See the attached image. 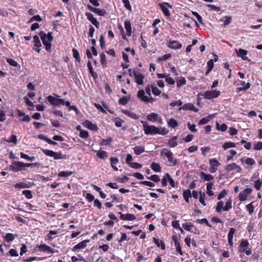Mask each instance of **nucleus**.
Listing matches in <instances>:
<instances>
[{
	"label": "nucleus",
	"mask_w": 262,
	"mask_h": 262,
	"mask_svg": "<svg viewBox=\"0 0 262 262\" xmlns=\"http://www.w3.org/2000/svg\"><path fill=\"white\" fill-rule=\"evenodd\" d=\"M129 99V98H128L126 97L123 96L119 99V103L121 105H125L128 103Z\"/></svg>",
	"instance_id": "59"
},
{
	"label": "nucleus",
	"mask_w": 262,
	"mask_h": 262,
	"mask_svg": "<svg viewBox=\"0 0 262 262\" xmlns=\"http://www.w3.org/2000/svg\"><path fill=\"white\" fill-rule=\"evenodd\" d=\"M113 141L112 138L110 137L106 139H102L100 143V145H110Z\"/></svg>",
	"instance_id": "53"
},
{
	"label": "nucleus",
	"mask_w": 262,
	"mask_h": 262,
	"mask_svg": "<svg viewBox=\"0 0 262 262\" xmlns=\"http://www.w3.org/2000/svg\"><path fill=\"white\" fill-rule=\"evenodd\" d=\"M224 202L223 201H219L216 206V211L217 212H221L223 210Z\"/></svg>",
	"instance_id": "54"
},
{
	"label": "nucleus",
	"mask_w": 262,
	"mask_h": 262,
	"mask_svg": "<svg viewBox=\"0 0 262 262\" xmlns=\"http://www.w3.org/2000/svg\"><path fill=\"white\" fill-rule=\"evenodd\" d=\"M210 117L209 116H207L202 118L199 122V125H204L207 124L210 120Z\"/></svg>",
	"instance_id": "64"
},
{
	"label": "nucleus",
	"mask_w": 262,
	"mask_h": 262,
	"mask_svg": "<svg viewBox=\"0 0 262 262\" xmlns=\"http://www.w3.org/2000/svg\"><path fill=\"white\" fill-rule=\"evenodd\" d=\"M133 150L136 155H140L145 151V148L143 146H136L133 148Z\"/></svg>",
	"instance_id": "28"
},
{
	"label": "nucleus",
	"mask_w": 262,
	"mask_h": 262,
	"mask_svg": "<svg viewBox=\"0 0 262 262\" xmlns=\"http://www.w3.org/2000/svg\"><path fill=\"white\" fill-rule=\"evenodd\" d=\"M100 62L102 66L105 68L107 66V61L106 59V56L104 53H102L100 55Z\"/></svg>",
	"instance_id": "38"
},
{
	"label": "nucleus",
	"mask_w": 262,
	"mask_h": 262,
	"mask_svg": "<svg viewBox=\"0 0 262 262\" xmlns=\"http://www.w3.org/2000/svg\"><path fill=\"white\" fill-rule=\"evenodd\" d=\"M72 171H63L61 172H60L58 173V176L60 177H68L72 175Z\"/></svg>",
	"instance_id": "62"
},
{
	"label": "nucleus",
	"mask_w": 262,
	"mask_h": 262,
	"mask_svg": "<svg viewBox=\"0 0 262 262\" xmlns=\"http://www.w3.org/2000/svg\"><path fill=\"white\" fill-rule=\"evenodd\" d=\"M113 122L115 123V124L117 127H119L122 126V123L124 122V121L120 118L116 117L113 119Z\"/></svg>",
	"instance_id": "47"
},
{
	"label": "nucleus",
	"mask_w": 262,
	"mask_h": 262,
	"mask_svg": "<svg viewBox=\"0 0 262 262\" xmlns=\"http://www.w3.org/2000/svg\"><path fill=\"white\" fill-rule=\"evenodd\" d=\"M216 127L218 130H221L222 132H225L228 128L227 125L225 123H223L221 126H220V124L218 122H216Z\"/></svg>",
	"instance_id": "49"
},
{
	"label": "nucleus",
	"mask_w": 262,
	"mask_h": 262,
	"mask_svg": "<svg viewBox=\"0 0 262 262\" xmlns=\"http://www.w3.org/2000/svg\"><path fill=\"white\" fill-rule=\"evenodd\" d=\"M249 243L246 239H243L241 242L240 245L238 247V251L241 253H244L248 248Z\"/></svg>",
	"instance_id": "14"
},
{
	"label": "nucleus",
	"mask_w": 262,
	"mask_h": 262,
	"mask_svg": "<svg viewBox=\"0 0 262 262\" xmlns=\"http://www.w3.org/2000/svg\"><path fill=\"white\" fill-rule=\"evenodd\" d=\"M174 246L176 249V251L181 255H183V252L182 251L181 247L180 242L178 241H175Z\"/></svg>",
	"instance_id": "51"
},
{
	"label": "nucleus",
	"mask_w": 262,
	"mask_h": 262,
	"mask_svg": "<svg viewBox=\"0 0 262 262\" xmlns=\"http://www.w3.org/2000/svg\"><path fill=\"white\" fill-rule=\"evenodd\" d=\"M153 242L157 245L158 247H161L162 250H165V246L164 243L156 237H153Z\"/></svg>",
	"instance_id": "31"
},
{
	"label": "nucleus",
	"mask_w": 262,
	"mask_h": 262,
	"mask_svg": "<svg viewBox=\"0 0 262 262\" xmlns=\"http://www.w3.org/2000/svg\"><path fill=\"white\" fill-rule=\"evenodd\" d=\"M166 178L168 179V181H169V183L170 185L171 186V187H175L176 186H177V183H176L174 182V181L171 178L169 173H166Z\"/></svg>",
	"instance_id": "52"
},
{
	"label": "nucleus",
	"mask_w": 262,
	"mask_h": 262,
	"mask_svg": "<svg viewBox=\"0 0 262 262\" xmlns=\"http://www.w3.org/2000/svg\"><path fill=\"white\" fill-rule=\"evenodd\" d=\"M234 169H236L237 170V172H239L242 169L239 165H237L235 163H232L231 164L227 165L225 167V170L228 172L231 171V170Z\"/></svg>",
	"instance_id": "18"
},
{
	"label": "nucleus",
	"mask_w": 262,
	"mask_h": 262,
	"mask_svg": "<svg viewBox=\"0 0 262 262\" xmlns=\"http://www.w3.org/2000/svg\"><path fill=\"white\" fill-rule=\"evenodd\" d=\"M221 92L217 90L207 91L204 93V97L207 99H212L220 96Z\"/></svg>",
	"instance_id": "5"
},
{
	"label": "nucleus",
	"mask_w": 262,
	"mask_h": 262,
	"mask_svg": "<svg viewBox=\"0 0 262 262\" xmlns=\"http://www.w3.org/2000/svg\"><path fill=\"white\" fill-rule=\"evenodd\" d=\"M124 27L126 31V34L128 36L132 35V25L129 20H126L124 21Z\"/></svg>",
	"instance_id": "25"
},
{
	"label": "nucleus",
	"mask_w": 262,
	"mask_h": 262,
	"mask_svg": "<svg viewBox=\"0 0 262 262\" xmlns=\"http://www.w3.org/2000/svg\"><path fill=\"white\" fill-rule=\"evenodd\" d=\"M17 115L19 117H24L20 119L21 121L23 122H29L31 120V118L28 115H26L25 113L19 110H17Z\"/></svg>",
	"instance_id": "22"
},
{
	"label": "nucleus",
	"mask_w": 262,
	"mask_h": 262,
	"mask_svg": "<svg viewBox=\"0 0 262 262\" xmlns=\"http://www.w3.org/2000/svg\"><path fill=\"white\" fill-rule=\"evenodd\" d=\"M171 57V54H166L164 55L162 57H159L158 58V61L160 62L161 61H166V60L169 59V58H170Z\"/></svg>",
	"instance_id": "58"
},
{
	"label": "nucleus",
	"mask_w": 262,
	"mask_h": 262,
	"mask_svg": "<svg viewBox=\"0 0 262 262\" xmlns=\"http://www.w3.org/2000/svg\"><path fill=\"white\" fill-rule=\"evenodd\" d=\"M252 191V189L250 188H245L244 190L240 192L238 196H247Z\"/></svg>",
	"instance_id": "35"
},
{
	"label": "nucleus",
	"mask_w": 262,
	"mask_h": 262,
	"mask_svg": "<svg viewBox=\"0 0 262 262\" xmlns=\"http://www.w3.org/2000/svg\"><path fill=\"white\" fill-rule=\"evenodd\" d=\"M241 160L242 162H245L246 164L250 166H252L255 164V160L251 158H248L245 160V161H244V159L242 158Z\"/></svg>",
	"instance_id": "41"
},
{
	"label": "nucleus",
	"mask_w": 262,
	"mask_h": 262,
	"mask_svg": "<svg viewBox=\"0 0 262 262\" xmlns=\"http://www.w3.org/2000/svg\"><path fill=\"white\" fill-rule=\"evenodd\" d=\"M209 164L210 165L209 171L211 173L216 172L217 170L218 167L220 165V163L215 159H211L209 160Z\"/></svg>",
	"instance_id": "9"
},
{
	"label": "nucleus",
	"mask_w": 262,
	"mask_h": 262,
	"mask_svg": "<svg viewBox=\"0 0 262 262\" xmlns=\"http://www.w3.org/2000/svg\"><path fill=\"white\" fill-rule=\"evenodd\" d=\"M84 124L86 128H88L92 130L95 131L98 129V127H97V125L96 124L93 123L90 121L86 120L84 122Z\"/></svg>",
	"instance_id": "23"
},
{
	"label": "nucleus",
	"mask_w": 262,
	"mask_h": 262,
	"mask_svg": "<svg viewBox=\"0 0 262 262\" xmlns=\"http://www.w3.org/2000/svg\"><path fill=\"white\" fill-rule=\"evenodd\" d=\"M138 98L144 102H149V98L145 95V92L143 90H140L138 92Z\"/></svg>",
	"instance_id": "20"
},
{
	"label": "nucleus",
	"mask_w": 262,
	"mask_h": 262,
	"mask_svg": "<svg viewBox=\"0 0 262 262\" xmlns=\"http://www.w3.org/2000/svg\"><path fill=\"white\" fill-rule=\"evenodd\" d=\"M147 120L151 122H158V123L161 124L163 123L162 119L159 115L155 113H151L147 116Z\"/></svg>",
	"instance_id": "8"
},
{
	"label": "nucleus",
	"mask_w": 262,
	"mask_h": 262,
	"mask_svg": "<svg viewBox=\"0 0 262 262\" xmlns=\"http://www.w3.org/2000/svg\"><path fill=\"white\" fill-rule=\"evenodd\" d=\"M120 215V219L124 221H133L136 220L135 216L133 214H123L121 212L118 213Z\"/></svg>",
	"instance_id": "16"
},
{
	"label": "nucleus",
	"mask_w": 262,
	"mask_h": 262,
	"mask_svg": "<svg viewBox=\"0 0 262 262\" xmlns=\"http://www.w3.org/2000/svg\"><path fill=\"white\" fill-rule=\"evenodd\" d=\"M6 256L10 255L12 257H17L18 256V254L17 253V251L14 249H11L9 252L6 254Z\"/></svg>",
	"instance_id": "56"
},
{
	"label": "nucleus",
	"mask_w": 262,
	"mask_h": 262,
	"mask_svg": "<svg viewBox=\"0 0 262 262\" xmlns=\"http://www.w3.org/2000/svg\"><path fill=\"white\" fill-rule=\"evenodd\" d=\"M186 84V81L184 77H182L180 79L177 80V86L178 88Z\"/></svg>",
	"instance_id": "42"
},
{
	"label": "nucleus",
	"mask_w": 262,
	"mask_h": 262,
	"mask_svg": "<svg viewBox=\"0 0 262 262\" xmlns=\"http://www.w3.org/2000/svg\"><path fill=\"white\" fill-rule=\"evenodd\" d=\"M87 66L89 69V73L92 76V77L94 79H96L98 78V74L96 72H94L93 70V68L92 66L91 62L89 60L87 63Z\"/></svg>",
	"instance_id": "24"
},
{
	"label": "nucleus",
	"mask_w": 262,
	"mask_h": 262,
	"mask_svg": "<svg viewBox=\"0 0 262 262\" xmlns=\"http://www.w3.org/2000/svg\"><path fill=\"white\" fill-rule=\"evenodd\" d=\"M177 136H173L168 142V146L170 147H175L178 145Z\"/></svg>",
	"instance_id": "26"
},
{
	"label": "nucleus",
	"mask_w": 262,
	"mask_h": 262,
	"mask_svg": "<svg viewBox=\"0 0 262 262\" xmlns=\"http://www.w3.org/2000/svg\"><path fill=\"white\" fill-rule=\"evenodd\" d=\"M150 87L154 95L155 96H159L161 94V91L156 86L151 85Z\"/></svg>",
	"instance_id": "55"
},
{
	"label": "nucleus",
	"mask_w": 262,
	"mask_h": 262,
	"mask_svg": "<svg viewBox=\"0 0 262 262\" xmlns=\"http://www.w3.org/2000/svg\"><path fill=\"white\" fill-rule=\"evenodd\" d=\"M200 177L201 179H203L204 181H210L213 180V177L210 174H206L204 172H202L200 173Z\"/></svg>",
	"instance_id": "29"
},
{
	"label": "nucleus",
	"mask_w": 262,
	"mask_h": 262,
	"mask_svg": "<svg viewBox=\"0 0 262 262\" xmlns=\"http://www.w3.org/2000/svg\"><path fill=\"white\" fill-rule=\"evenodd\" d=\"M111 161V165L113 168V169L115 171L118 170V168L116 166L119 162L118 159L117 158L111 157L110 158Z\"/></svg>",
	"instance_id": "30"
},
{
	"label": "nucleus",
	"mask_w": 262,
	"mask_h": 262,
	"mask_svg": "<svg viewBox=\"0 0 262 262\" xmlns=\"http://www.w3.org/2000/svg\"><path fill=\"white\" fill-rule=\"evenodd\" d=\"M159 128L154 125H144V131L145 135H156L159 132Z\"/></svg>",
	"instance_id": "6"
},
{
	"label": "nucleus",
	"mask_w": 262,
	"mask_h": 262,
	"mask_svg": "<svg viewBox=\"0 0 262 262\" xmlns=\"http://www.w3.org/2000/svg\"><path fill=\"white\" fill-rule=\"evenodd\" d=\"M15 237V235L12 233H7L4 236V238L7 242H11L13 241Z\"/></svg>",
	"instance_id": "44"
},
{
	"label": "nucleus",
	"mask_w": 262,
	"mask_h": 262,
	"mask_svg": "<svg viewBox=\"0 0 262 262\" xmlns=\"http://www.w3.org/2000/svg\"><path fill=\"white\" fill-rule=\"evenodd\" d=\"M122 112L125 115L130 117L132 119H137L139 118L136 114L129 110H124L122 111Z\"/></svg>",
	"instance_id": "27"
},
{
	"label": "nucleus",
	"mask_w": 262,
	"mask_h": 262,
	"mask_svg": "<svg viewBox=\"0 0 262 262\" xmlns=\"http://www.w3.org/2000/svg\"><path fill=\"white\" fill-rule=\"evenodd\" d=\"M90 242V239H86L80 242L73 247V251H76L78 250L84 249L87 246V244Z\"/></svg>",
	"instance_id": "13"
},
{
	"label": "nucleus",
	"mask_w": 262,
	"mask_h": 262,
	"mask_svg": "<svg viewBox=\"0 0 262 262\" xmlns=\"http://www.w3.org/2000/svg\"><path fill=\"white\" fill-rule=\"evenodd\" d=\"M161 155L165 156L167 158L168 161L172 166L177 165L178 163V160L173 157V154L169 149H163L161 152Z\"/></svg>",
	"instance_id": "3"
},
{
	"label": "nucleus",
	"mask_w": 262,
	"mask_h": 262,
	"mask_svg": "<svg viewBox=\"0 0 262 262\" xmlns=\"http://www.w3.org/2000/svg\"><path fill=\"white\" fill-rule=\"evenodd\" d=\"M182 226L185 230L190 232L194 227V226L190 223H184Z\"/></svg>",
	"instance_id": "48"
},
{
	"label": "nucleus",
	"mask_w": 262,
	"mask_h": 262,
	"mask_svg": "<svg viewBox=\"0 0 262 262\" xmlns=\"http://www.w3.org/2000/svg\"><path fill=\"white\" fill-rule=\"evenodd\" d=\"M94 13H96L98 15L101 16H104L107 14L106 11L105 9H100L97 8Z\"/></svg>",
	"instance_id": "50"
},
{
	"label": "nucleus",
	"mask_w": 262,
	"mask_h": 262,
	"mask_svg": "<svg viewBox=\"0 0 262 262\" xmlns=\"http://www.w3.org/2000/svg\"><path fill=\"white\" fill-rule=\"evenodd\" d=\"M72 52H73V56L74 58H75V59L78 62H80L81 61V59H80V57L79 56V52L78 51V50L75 48H73L72 49Z\"/></svg>",
	"instance_id": "43"
},
{
	"label": "nucleus",
	"mask_w": 262,
	"mask_h": 262,
	"mask_svg": "<svg viewBox=\"0 0 262 262\" xmlns=\"http://www.w3.org/2000/svg\"><path fill=\"white\" fill-rule=\"evenodd\" d=\"M247 53L248 52L247 50L242 49H239L237 52L238 56L242 57V58L244 60H246L247 59V57H245V56L247 54Z\"/></svg>",
	"instance_id": "34"
},
{
	"label": "nucleus",
	"mask_w": 262,
	"mask_h": 262,
	"mask_svg": "<svg viewBox=\"0 0 262 262\" xmlns=\"http://www.w3.org/2000/svg\"><path fill=\"white\" fill-rule=\"evenodd\" d=\"M134 76L135 77V82L138 85H142L144 82V79L145 76L143 74L137 72L135 69L133 70Z\"/></svg>",
	"instance_id": "7"
},
{
	"label": "nucleus",
	"mask_w": 262,
	"mask_h": 262,
	"mask_svg": "<svg viewBox=\"0 0 262 262\" xmlns=\"http://www.w3.org/2000/svg\"><path fill=\"white\" fill-rule=\"evenodd\" d=\"M181 110H191L195 112H197L198 111V109L196 108L192 103H188L183 105L182 106L180 107L179 108V110L180 111Z\"/></svg>",
	"instance_id": "17"
},
{
	"label": "nucleus",
	"mask_w": 262,
	"mask_h": 262,
	"mask_svg": "<svg viewBox=\"0 0 262 262\" xmlns=\"http://www.w3.org/2000/svg\"><path fill=\"white\" fill-rule=\"evenodd\" d=\"M167 124L168 126L172 128H174L178 125V122L173 118L170 119Z\"/></svg>",
	"instance_id": "37"
},
{
	"label": "nucleus",
	"mask_w": 262,
	"mask_h": 262,
	"mask_svg": "<svg viewBox=\"0 0 262 262\" xmlns=\"http://www.w3.org/2000/svg\"><path fill=\"white\" fill-rule=\"evenodd\" d=\"M250 83L249 82H247L246 84V86H242V87H240V88H237L236 89V92H240L241 91H245L246 90H247L248 89H249L250 87Z\"/></svg>",
	"instance_id": "60"
},
{
	"label": "nucleus",
	"mask_w": 262,
	"mask_h": 262,
	"mask_svg": "<svg viewBox=\"0 0 262 262\" xmlns=\"http://www.w3.org/2000/svg\"><path fill=\"white\" fill-rule=\"evenodd\" d=\"M100 46L102 49H104L105 47V38L103 34H101L100 36Z\"/></svg>",
	"instance_id": "63"
},
{
	"label": "nucleus",
	"mask_w": 262,
	"mask_h": 262,
	"mask_svg": "<svg viewBox=\"0 0 262 262\" xmlns=\"http://www.w3.org/2000/svg\"><path fill=\"white\" fill-rule=\"evenodd\" d=\"M236 145L234 143L229 141L224 143L222 147L225 150H226L229 148L234 147Z\"/></svg>",
	"instance_id": "45"
},
{
	"label": "nucleus",
	"mask_w": 262,
	"mask_h": 262,
	"mask_svg": "<svg viewBox=\"0 0 262 262\" xmlns=\"http://www.w3.org/2000/svg\"><path fill=\"white\" fill-rule=\"evenodd\" d=\"M151 168L156 172H160L161 171V167L159 164L153 162L150 165Z\"/></svg>",
	"instance_id": "32"
},
{
	"label": "nucleus",
	"mask_w": 262,
	"mask_h": 262,
	"mask_svg": "<svg viewBox=\"0 0 262 262\" xmlns=\"http://www.w3.org/2000/svg\"><path fill=\"white\" fill-rule=\"evenodd\" d=\"M38 249L42 252H47L49 253H53L54 250L46 244H41L38 246Z\"/></svg>",
	"instance_id": "19"
},
{
	"label": "nucleus",
	"mask_w": 262,
	"mask_h": 262,
	"mask_svg": "<svg viewBox=\"0 0 262 262\" xmlns=\"http://www.w3.org/2000/svg\"><path fill=\"white\" fill-rule=\"evenodd\" d=\"M43 153L47 156L53 157L54 160L66 159V155H62L61 151L55 152L49 149H42Z\"/></svg>",
	"instance_id": "2"
},
{
	"label": "nucleus",
	"mask_w": 262,
	"mask_h": 262,
	"mask_svg": "<svg viewBox=\"0 0 262 262\" xmlns=\"http://www.w3.org/2000/svg\"><path fill=\"white\" fill-rule=\"evenodd\" d=\"M25 167H26V163L20 161H14L12 162V164L10 165L9 169L10 170L16 172L23 170L24 169Z\"/></svg>",
	"instance_id": "4"
},
{
	"label": "nucleus",
	"mask_w": 262,
	"mask_h": 262,
	"mask_svg": "<svg viewBox=\"0 0 262 262\" xmlns=\"http://www.w3.org/2000/svg\"><path fill=\"white\" fill-rule=\"evenodd\" d=\"M56 97H53L51 95L48 96L47 100L48 101L53 105H57V100L58 96L56 95Z\"/></svg>",
	"instance_id": "33"
},
{
	"label": "nucleus",
	"mask_w": 262,
	"mask_h": 262,
	"mask_svg": "<svg viewBox=\"0 0 262 262\" xmlns=\"http://www.w3.org/2000/svg\"><path fill=\"white\" fill-rule=\"evenodd\" d=\"M213 186V184L211 182L207 184V193L209 196H212L214 195V193L212 190Z\"/></svg>",
	"instance_id": "39"
},
{
	"label": "nucleus",
	"mask_w": 262,
	"mask_h": 262,
	"mask_svg": "<svg viewBox=\"0 0 262 262\" xmlns=\"http://www.w3.org/2000/svg\"><path fill=\"white\" fill-rule=\"evenodd\" d=\"M98 157L101 159H104L107 157V152L105 150H100L97 154Z\"/></svg>",
	"instance_id": "40"
},
{
	"label": "nucleus",
	"mask_w": 262,
	"mask_h": 262,
	"mask_svg": "<svg viewBox=\"0 0 262 262\" xmlns=\"http://www.w3.org/2000/svg\"><path fill=\"white\" fill-rule=\"evenodd\" d=\"M166 45L169 48L174 50L180 49L182 47V43L177 40H169Z\"/></svg>",
	"instance_id": "11"
},
{
	"label": "nucleus",
	"mask_w": 262,
	"mask_h": 262,
	"mask_svg": "<svg viewBox=\"0 0 262 262\" xmlns=\"http://www.w3.org/2000/svg\"><path fill=\"white\" fill-rule=\"evenodd\" d=\"M6 61L10 66L12 67H17L18 66V63L13 59L7 58Z\"/></svg>",
	"instance_id": "57"
},
{
	"label": "nucleus",
	"mask_w": 262,
	"mask_h": 262,
	"mask_svg": "<svg viewBox=\"0 0 262 262\" xmlns=\"http://www.w3.org/2000/svg\"><path fill=\"white\" fill-rule=\"evenodd\" d=\"M159 6L160 7L163 14L167 17H169L170 15V12L168 8L166 7L167 6L170 8H172V6L167 2H164L162 3L159 4Z\"/></svg>",
	"instance_id": "10"
},
{
	"label": "nucleus",
	"mask_w": 262,
	"mask_h": 262,
	"mask_svg": "<svg viewBox=\"0 0 262 262\" xmlns=\"http://www.w3.org/2000/svg\"><path fill=\"white\" fill-rule=\"evenodd\" d=\"M235 232V229L233 228H231L228 234V244L230 247H233V238Z\"/></svg>",
	"instance_id": "21"
},
{
	"label": "nucleus",
	"mask_w": 262,
	"mask_h": 262,
	"mask_svg": "<svg viewBox=\"0 0 262 262\" xmlns=\"http://www.w3.org/2000/svg\"><path fill=\"white\" fill-rule=\"evenodd\" d=\"M39 35L42 40L43 45L45 47L46 50L49 53L52 51L51 42L53 40L52 33L49 32L48 34L45 33L43 31L39 33Z\"/></svg>",
	"instance_id": "1"
},
{
	"label": "nucleus",
	"mask_w": 262,
	"mask_h": 262,
	"mask_svg": "<svg viewBox=\"0 0 262 262\" xmlns=\"http://www.w3.org/2000/svg\"><path fill=\"white\" fill-rule=\"evenodd\" d=\"M85 16H86L87 19L93 25H94L96 28L98 29L100 27V23L97 20L96 18H95L93 15L89 12L85 13Z\"/></svg>",
	"instance_id": "12"
},
{
	"label": "nucleus",
	"mask_w": 262,
	"mask_h": 262,
	"mask_svg": "<svg viewBox=\"0 0 262 262\" xmlns=\"http://www.w3.org/2000/svg\"><path fill=\"white\" fill-rule=\"evenodd\" d=\"M232 208V201L230 199L228 200L223 208L224 211H228Z\"/></svg>",
	"instance_id": "61"
},
{
	"label": "nucleus",
	"mask_w": 262,
	"mask_h": 262,
	"mask_svg": "<svg viewBox=\"0 0 262 262\" xmlns=\"http://www.w3.org/2000/svg\"><path fill=\"white\" fill-rule=\"evenodd\" d=\"M33 43L34 46L37 48L36 49H34L38 53H39L40 52V49L39 48L41 47V43L40 42L39 37L37 35H35L33 36Z\"/></svg>",
	"instance_id": "15"
},
{
	"label": "nucleus",
	"mask_w": 262,
	"mask_h": 262,
	"mask_svg": "<svg viewBox=\"0 0 262 262\" xmlns=\"http://www.w3.org/2000/svg\"><path fill=\"white\" fill-rule=\"evenodd\" d=\"M221 21H224V25L227 26L229 25L232 21V17L230 16H225L220 19Z\"/></svg>",
	"instance_id": "36"
},
{
	"label": "nucleus",
	"mask_w": 262,
	"mask_h": 262,
	"mask_svg": "<svg viewBox=\"0 0 262 262\" xmlns=\"http://www.w3.org/2000/svg\"><path fill=\"white\" fill-rule=\"evenodd\" d=\"M15 188H25L29 187L28 184L26 182H20L14 185Z\"/></svg>",
	"instance_id": "46"
}]
</instances>
